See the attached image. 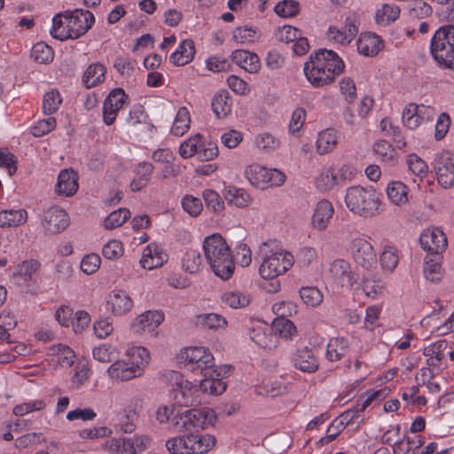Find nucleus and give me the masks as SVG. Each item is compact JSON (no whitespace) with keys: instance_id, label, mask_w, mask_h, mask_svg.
<instances>
[{"instance_id":"f257e3e1","label":"nucleus","mask_w":454,"mask_h":454,"mask_svg":"<svg viewBox=\"0 0 454 454\" xmlns=\"http://www.w3.org/2000/svg\"><path fill=\"white\" fill-rule=\"evenodd\" d=\"M260 259L258 272L262 281L258 283L261 290L275 294L280 290L278 276L288 271L294 263V255L283 249L276 239L262 243L257 251Z\"/></svg>"},{"instance_id":"f03ea898","label":"nucleus","mask_w":454,"mask_h":454,"mask_svg":"<svg viewBox=\"0 0 454 454\" xmlns=\"http://www.w3.org/2000/svg\"><path fill=\"white\" fill-rule=\"evenodd\" d=\"M345 62L334 51L319 49L311 53L303 65V74L314 88L333 83L345 70Z\"/></svg>"},{"instance_id":"7ed1b4c3","label":"nucleus","mask_w":454,"mask_h":454,"mask_svg":"<svg viewBox=\"0 0 454 454\" xmlns=\"http://www.w3.org/2000/svg\"><path fill=\"white\" fill-rule=\"evenodd\" d=\"M347 209L362 218H374L384 212L385 203L381 192L372 185L354 184L344 194Z\"/></svg>"},{"instance_id":"20e7f679","label":"nucleus","mask_w":454,"mask_h":454,"mask_svg":"<svg viewBox=\"0 0 454 454\" xmlns=\"http://www.w3.org/2000/svg\"><path fill=\"white\" fill-rule=\"evenodd\" d=\"M203 250L207 263L218 278L227 280L233 275L235 263L231 249L220 234L206 237Z\"/></svg>"},{"instance_id":"39448f33","label":"nucleus","mask_w":454,"mask_h":454,"mask_svg":"<svg viewBox=\"0 0 454 454\" xmlns=\"http://www.w3.org/2000/svg\"><path fill=\"white\" fill-rule=\"evenodd\" d=\"M162 378L168 385L169 395L175 404L187 407L201 402L198 385L184 379L179 372L166 371Z\"/></svg>"},{"instance_id":"423d86ee","label":"nucleus","mask_w":454,"mask_h":454,"mask_svg":"<svg viewBox=\"0 0 454 454\" xmlns=\"http://www.w3.org/2000/svg\"><path fill=\"white\" fill-rule=\"evenodd\" d=\"M430 53L436 64L444 68L454 69V26L439 27L430 42Z\"/></svg>"},{"instance_id":"0eeeda50","label":"nucleus","mask_w":454,"mask_h":454,"mask_svg":"<svg viewBox=\"0 0 454 454\" xmlns=\"http://www.w3.org/2000/svg\"><path fill=\"white\" fill-rule=\"evenodd\" d=\"M215 442V436L209 434L191 432L167 440L166 448L173 454H204L208 452Z\"/></svg>"},{"instance_id":"6e6552de","label":"nucleus","mask_w":454,"mask_h":454,"mask_svg":"<svg viewBox=\"0 0 454 454\" xmlns=\"http://www.w3.org/2000/svg\"><path fill=\"white\" fill-rule=\"evenodd\" d=\"M215 419L216 415L212 409L193 408L176 412L171 419V426L178 432L194 431V433H199L200 430H204L213 426Z\"/></svg>"},{"instance_id":"1a4fd4ad","label":"nucleus","mask_w":454,"mask_h":454,"mask_svg":"<svg viewBox=\"0 0 454 454\" xmlns=\"http://www.w3.org/2000/svg\"><path fill=\"white\" fill-rule=\"evenodd\" d=\"M357 169L350 163L331 165L321 168L314 180L317 191L326 192L356 178Z\"/></svg>"},{"instance_id":"9d476101","label":"nucleus","mask_w":454,"mask_h":454,"mask_svg":"<svg viewBox=\"0 0 454 454\" xmlns=\"http://www.w3.org/2000/svg\"><path fill=\"white\" fill-rule=\"evenodd\" d=\"M359 31V21L356 14L350 13L337 23L328 27L326 40L338 47H346L356 38Z\"/></svg>"},{"instance_id":"9b49d317","label":"nucleus","mask_w":454,"mask_h":454,"mask_svg":"<svg viewBox=\"0 0 454 454\" xmlns=\"http://www.w3.org/2000/svg\"><path fill=\"white\" fill-rule=\"evenodd\" d=\"M177 360L192 371H200L204 374L215 366V358L208 348L189 346L180 349Z\"/></svg>"},{"instance_id":"f8f14e48","label":"nucleus","mask_w":454,"mask_h":454,"mask_svg":"<svg viewBox=\"0 0 454 454\" xmlns=\"http://www.w3.org/2000/svg\"><path fill=\"white\" fill-rule=\"evenodd\" d=\"M436 115L435 107L417 103H408L401 114L403 125L410 130H417L421 125L430 122Z\"/></svg>"},{"instance_id":"ddd939ff","label":"nucleus","mask_w":454,"mask_h":454,"mask_svg":"<svg viewBox=\"0 0 454 454\" xmlns=\"http://www.w3.org/2000/svg\"><path fill=\"white\" fill-rule=\"evenodd\" d=\"M165 315L159 309H148L137 315L130 323L131 332L139 337L146 334L158 337L159 326L164 322Z\"/></svg>"},{"instance_id":"4468645a","label":"nucleus","mask_w":454,"mask_h":454,"mask_svg":"<svg viewBox=\"0 0 454 454\" xmlns=\"http://www.w3.org/2000/svg\"><path fill=\"white\" fill-rule=\"evenodd\" d=\"M348 249L355 262L364 270L371 271L376 269V253L366 239L362 237L353 239Z\"/></svg>"},{"instance_id":"2eb2a0df","label":"nucleus","mask_w":454,"mask_h":454,"mask_svg":"<svg viewBox=\"0 0 454 454\" xmlns=\"http://www.w3.org/2000/svg\"><path fill=\"white\" fill-rule=\"evenodd\" d=\"M277 41L283 43H294L293 52L297 56L305 55L309 50L308 39L301 29L291 25L278 27L274 32Z\"/></svg>"},{"instance_id":"dca6fc26","label":"nucleus","mask_w":454,"mask_h":454,"mask_svg":"<svg viewBox=\"0 0 454 454\" xmlns=\"http://www.w3.org/2000/svg\"><path fill=\"white\" fill-rule=\"evenodd\" d=\"M436 179L442 188L454 185V154L449 151L440 153L434 159V166Z\"/></svg>"},{"instance_id":"f3484780","label":"nucleus","mask_w":454,"mask_h":454,"mask_svg":"<svg viewBox=\"0 0 454 454\" xmlns=\"http://www.w3.org/2000/svg\"><path fill=\"white\" fill-rule=\"evenodd\" d=\"M329 277L337 286L352 289L357 284V274L350 263L344 259H336L330 263Z\"/></svg>"},{"instance_id":"a211bd4d","label":"nucleus","mask_w":454,"mask_h":454,"mask_svg":"<svg viewBox=\"0 0 454 454\" xmlns=\"http://www.w3.org/2000/svg\"><path fill=\"white\" fill-rule=\"evenodd\" d=\"M134 301L129 294L121 289L111 291L106 298V310L114 317H122L129 313Z\"/></svg>"},{"instance_id":"6ab92c4d","label":"nucleus","mask_w":454,"mask_h":454,"mask_svg":"<svg viewBox=\"0 0 454 454\" xmlns=\"http://www.w3.org/2000/svg\"><path fill=\"white\" fill-rule=\"evenodd\" d=\"M421 247L429 254H440L447 247V237L438 227L425 229L419 237Z\"/></svg>"},{"instance_id":"aec40b11","label":"nucleus","mask_w":454,"mask_h":454,"mask_svg":"<svg viewBox=\"0 0 454 454\" xmlns=\"http://www.w3.org/2000/svg\"><path fill=\"white\" fill-rule=\"evenodd\" d=\"M41 224L47 234H57L67 228L69 217L64 209L51 207L43 213Z\"/></svg>"},{"instance_id":"412c9836","label":"nucleus","mask_w":454,"mask_h":454,"mask_svg":"<svg viewBox=\"0 0 454 454\" xmlns=\"http://www.w3.org/2000/svg\"><path fill=\"white\" fill-rule=\"evenodd\" d=\"M69 23V30L72 39H76L84 35L94 23V16L89 11L76 9L65 12Z\"/></svg>"},{"instance_id":"4be33fe9","label":"nucleus","mask_w":454,"mask_h":454,"mask_svg":"<svg viewBox=\"0 0 454 454\" xmlns=\"http://www.w3.org/2000/svg\"><path fill=\"white\" fill-rule=\"evenodd\" d=\"M128 96L122 89L112 90L103 103V121L106 125H112L120 110L127 100Z\"/></svg>"},{"instance_id":"5701e85b","label":"nucleus","mask_w":454,"mask_h":454,"mask_svg":"<svg viewBox=\"0 0 454 454\" xmlns=\"http://www.w3.org/2000/svg\"><path fill=\"white\" fill-rule=\"evenodd\" d=\"M385 194L388 203L396 208H403L410 203V188L401 180L389 181Z\"/></svg>"},{"instance_id":"b1692460","label":"nucleus","mask_w":454,"mask_h":454,"mask_svg":"<svg viewBox=\"0 0 454 454\" xmlns=\"http://www.w3.org/2000/svg\"><path fill=\"white\" fill-rule=\"evenodd\" d=\"M47 361L54 369L70 367L74 361V352L67 345L55 344L47 348Z\"/></svg>"},{"instance_id":"393cba45","label":"nucleus","mask_w":454,"mask_h":454,"mask_svg":"<svg viewBox=\"0 0 454 454\" xmlns=\"http://www.w3.org/2000/svg\"><path fill=\"white\" fill-rule=\"evenodd\" d=\"M125 356L137 378L141 377L151 361V353L144 346H132L126 349Z\"/></svg>"},{"instance_id":"a878e982","label":"nucleus","mask_w":454,"mask_h":454,"mask_svg":"<svg viewBox=\"0 0 454 454\" xmlns=\"http://www.w3.org/2000/svg\"><path fill=\"white\" fill-rule=\"evenodd\" d=\"M78 179V173L73 168L60 170L55 185L56 194L60 197L74 196L79 189Z\"/></svg>"},{"instance_id":"bb28decb","label":"nucleus","mask_w":454,"mask_h":454,"mask_svg":"<svg viewBox=\"0 0 454 454\" xmlns=\"http://www.w3.org/2000/svg\"><path fill=\"white\" fill-rule=\"evenodd\" d=\"M334 214V207L331 201L325 199L318 200L313 207L311 225L317 231H325Z\"/></svg>"},{"instance_id":"cd10ccee","label":"nucleus","mask_w":454,"mask_h":454,"mask_svg":"<svg viewBox=\"0 0 454 454\" xmlns=\"http://www.w3.org/2000/svg\"><path fill=\"white\" fill-rule=\"evenodd\" d=\"M168 261V255L162 247L155 243L147 245L142 254L140 265L145 270H153L163 265Z\"/></svg>"},{"instance_id":"c85d7f7f","label":"nucleus","mask_w":454,"mask_h":454,"mask_svg":"<svg viewBox=\"0 0 454 454\" xmlns=\"http://www.w3.org/2000/svg\"><path fill=\"white\" fill-rule=\"evenodd\" d=\"M357 51L365 57L376 56L383 48L384 42L374 33L365 32L360 34L356 41Z\"/></svg>"},{"instance_id":"c756f323","label":"nucleus","mask_w":454,"mask_h":454,"mask_svg":"<svg viewBox=\"0 0 454 454\" xmlns=\"http://www.w3.org/2000/svg\"><path fill=\"white\" fill-rule=\"evenodd\" d=\"M294 366L303 372H315L319 363L313 351L307 347L298 348L292 356Z\"/></svg>"},{"instance_id":"7c9ffc66","label":"nucleus","mask_w":454,"mask_h":454,"mask_svg":"<svg viewBox=\"0 0 454 454\" xmlns=\"http://www.w3.org/2000/svg\"><path fill=\"white\" fill-rule=\"evenodd\" d=\"M106 375L114 383L126 382L137 378L124 358L113 362L106 369Z\"/></svg>"},{"instance_id":"2f4dec72","label":"nucleus","mask_w":454,"mask_h":454,"mask_svg":"<svg viewBox=\"0 0 454 454\" xmlns=\"http://www.w3.org/2000/svg\"><path fill=\"white\" fill-rule=\"evenodd\" d=\"M423 274L425 278L432 283H438L444 275L440 254H427L424 259Z\"/></svg>"},{"instance_id":"473e14b6","label":"nucleus","mask_w":454,"mask_h":454,"mask_svg":"<svg viewBox=\"0 0 454 454\" xmlns=\"http://www.w3.org/2000/svg\"><path fill=\"white\" fill-rule=\"evenodd\" d=\"M195 55V45L192 39L181 41L176 51L170 55L169 60L176 67H183L193 59Z\"/></svg>"},{"instance_id":"72a5a7b5","label":"nucleus","mask_w":454,"mask_h":454,"mask_svg":"<svg viewBox=\"0 0 454 454\" xmlns=\"http://www.w3.org/2000/svg\"><path fill=\"white\" fill-rule=\"evenodd\" d=\"M196 326L203 330L219 331L226 328L228 323L224 317L217 313H201L193 318Z\"/></svg>"},{"instance_id":"f704fd0d","label":"nucleus","mask_w":454,"mask_h":454,"mask_svg":"<svg viewBox=\"0 0 454 454\" xmlns=\"http://www.w3.org/2000/svg\"><path fill=\"white\" fill-rule=\"evenodd\" d=\"M339 133L333 129H325L318 132L316 140V150L320 155L332 153L337 146Z\"/></svg>"},{"instance_id":"c9c22d12","label":"nucleus","mask_w":454,"mask_h":454,"mask_svg":"<svg viewBox=\"0 0 454 454\" xmlns=\"http://www.w3.org/2000/svg\"><path fill=\"white\" fill-rule=\"evenodd\" d=\"M286 180V174L278 168L261 167L257 170V183L262 184V189L281 186L285 184Z\"/></svg>"},{"instance_id":"e433bc0d","label":"nucleus","mask_w":454,"mask_h":454,"mask_svg":"<svg viewBox=\"0 0 454 454\" xmlns=\"http://www.w3.org/2000/svg\"><path fill=\"white\" fill-rule=\"evenodd\" d=\"M356 291L362 290L365 296L371 299H377L385 291V285L380 279L374 278L357 276V284L352 288Z\"/></svg>"},{"instance_id":"4c0bfd02","label":"nucleus","mask_w":454,"mask_h":454,"mask_svg":"<svg viewBox=\"0 0 454 454\" xmlns=\"http://www.w3.org/2000/svg\"><path fill=\"white\" fill-rule=\"evenodd\" d=\"M399 250L395 245L386 244L382 247L379 261L383 273H391L399 262Z\"/></svg>"},{"instance_id":"58836bf2","label":"nucleus","mask_w":454,"mask_h":454,"mask_svg":"<svg viewBox=\"0 0 454 454\" xmlns=\"http://www.w3.org/2000/svg\"><path fill=\"white\" fill-rule=\"evenodd\" d=\"M153 171V166L151 163L145 161L138 163L134 168L135 177L130 182V190L138 192L145 187Z\"/></svg>"},{"instance_id":"ea45409f","label":"nucleus","mask_w":454,"mask_h":454,"mask_svg":"<svg viewBox=\"0 0 454 454\" xmlns=\"http://www.w3.org/2000/svg\"><path fill=\"white\" fill-rule=\"evenodd\" d=\"M27 212L23 208H12L0 211V227L10 228L27 223Z\"/></svg>"},{"instance_id":"a19ab883","label":"nucleus","mask_w":454,"mask_h":454,"mask_svg":"<svg viewBox=\"0 0 454 454\" xmlns=\"http://www.w3.org/2000/svg\"><path fill=\"white\" fill-rule=\"evenodd\" d=\"M400 15V9L395 4H382L379 5L374 12L375 22L380 26H387L395 21Z\"/></svg>"},{"instance_id":"79ce46f5","label":"nucleus","mask_w":454,"mask_h":454,"mask_svg":"<svg viewBox=\"0 0 454 454\" xmlns=\"http://www.w3.org/2000/svg\"><path fill=\"white\" fill-rule=\"evenodd\" d=\"M106 69L100 63H93L85 70L82 82L87 89L93 88L105 81Z\"/></svg>"},{"instance_id":"37998d69","label":"nucleus","mask_w":454,"mask_h":454,"mask_svg":"<svg viewBox=\"0 0 454 454\" xmlns=\"http://www.w3.org/2000/svg\"><path fill=\"white\" fill-rule=\"evenodd\" d=\"M232 100L227 90H220L212 100V110L217 118H225L231 112Z\"/></svg>"},{"instance_id":"c03bdc74","label":"nucleus","mask_w":454,"mask_h":454,"mask_svg":"<svg viewBox=\"0 0 454 454\" xmlns=\"http://www.w3.org/2000/svg\"><path fill=\"white\" fill-rule=\"evenodd\" d=\"M50 33L53 38L60 41L72 39L69 30V23L65 13H59L53 17Z\"/></svg>"},{"instance_id":"a18cd8bd","label":"nucleus","mask_w":454,"mask_h":454,"mask_svg":"<svg viewBox=\"0 0 454 454\" xmlns=\"http://www.w3.org/2000/svg\"><path fill=\"white\" fill-rule=\"evenodd\" d=\"M299 295L302 302L310 308H317L321 305L324 301L322 291L317 286H306L299 289Z\"/></svg>"},{"instance_id":"49530a36","label":"nucleus","mask_w":454,"mask_h":454,"mask_svg":"<svg viewBox=\"0 0 454 454\" xmlns=\"http://www.w3.org/2000/svg\"><path fill=\"white\" fill-rule=\"evenodd\" d=\"M348 348V342L346 339L337 337L332 338L326 347V358L329 361H338L345 356Z\"/></svg>"},{"instance_id":"de8ad7c7","label":"nucleus","mask_w":454,"mask_h":454,"mask_svg":"<svg viewBox=\"0 0 454 454\" xmlns=\"http://www.w3.org/2000/svg\"><path fill=\"white\" fill-rule=\"evenodd\" d=\"M190 123L191 118L188 109L186 107L179 108L172 123L171 134L176 137L183 136L190 129Z\"/></svg>"},{"instance_id":"09e8293b","label":"nucleus","mask_w":454,"mask_h":454,"mask_svg":"<svg viewBox=\"0 0 454 454\" xmlns=\"http://www.w3.org/2000/svg\"><path fill=\"white\" fill-rule=\"evenodd\" d=\"M222 301L232 309H242L251 302L252 297L247 293L239 291H227L223 294Z\"/></svg>"},{"instance_id":"8fccbe9b","label":"nucleus","mask_w":454,"mask_h":454,"mask_svg":"<svg viewBox=\"0 0 454 454\" xmlns=\"http://www.w3.org/2000/svg\"><path fill=\"white\" fill-rule=\"evenodd\" d=\"M198 387L200 391V395L202 394L219 395L225 391L227 386L222 380L210 377L203 379Z\"/></svg>"},{"instance_id":"3c124183","label":"nucleus","mask_w":454,"mask_h":454,"mask_svg":"<svg viewBox=\"0 0 454 454\" xmlns=\"http://www.w3.org/2000/svg\"><path fill=\"white\" fill-rule=\"evenodd\" d=\"M257 344L265 349H272L278 345V336L271 325L257 326Z\"/></svg>"},{"instance_id":"603ef678","label":"nucleus","mask_w":454,"mask_h":454,"mask_svg":"<svg viewBox=\"0 0 454 454\" xmlns=\"http://www.w3.org/2000/svg\"><path fill=\"white\" fill-rule=\"evenodd\" d=\"M224 197L229 204L238 207H245L250 201V197L244 189L234 186H230L225 190Z\"/></svg>"},{"instance_id":"864d4df0","label":"nucleus","mask_w":454,"mask_h":454,"mask_svg":"<svg viewBox=\"0 0 454 454\" xmlns=\"http://www.w3.org/2000/svg\"><path fill=\"white\" fill-rule=\"evenodd\" d=\"M372 152L381 161L389 162L396 158V152L392 145L386 140H378L373 144Z\"/></svg>"},{"instance_id":"5fc2aeb1","label":"nucleus","mask_w":454,"mask_h":454,"mask_svg":"<svg viewBox=\"0 0 454 454\" xmlns=\"http://www.w3.org/2000/svg\"><path fill=\"white\" fill-rule=\"evenodd\" d=\"M307 112L303 107H296L293 110L288 123V132L292 136L300 137L305 123Z\"/></svg>"},{"instance_id":"6e6d98bb","label":"nucleus","mask_w":454,"mask_h":454,"mask_svg":"<svg viewBox=\"0 0 454 454\" xmlns=\"http://www.w3.org/2000/svg\"><path fill=\"white\" fill-rule=\"evenodd\" d=\"M271 327L277 336L279 335L285 339H292L297 333L294 324L286 317L275 318L272 321Z\"/></svg>"},{"instance_id":"4d7b16f0","label":"nucleus","mask_w":454,"mask_h":454,"mask_svg":"<svg viewBox=\"0 0 454 454\" xmlns=\"http://www.w3.org/2000/svg\"><path fill=\"white\" fill-rule=\"evenodd\" d=\"M102 447L109 454H131L129 440L127 437L112 438Z\"/></svg>"},{"instance_id":"13d9d810","label":"nucleus","mask_w":454,"mask_h":454,"mask_svg":"<svg viewBox=\"0 0 454 454\" xmlns=\"http://www.w3.org/2000/svg\"><path fill=\"white\" fill-rule=\"evenodd\" d=\"M413 334L409 331H399L396 333H387L385 335L388 343H391L392 348L397 349H407L411 346V340L413 339Z\"/></svg>"},{"instance_id":"bf43d9fd","label":"nucleus","mask_w":454,"mask_h":454,"mask_svg":"<svg viewBox=\"0 0 454 454\" xmlns=\"http://www.w3.org/2000/svg\"><path fill=\"white\" fill-rule=\"evenodd\" d=\"M31 58L40 64H48L54 58V51L51 47L43 42L36 43L31 50Z\"/></svg>"},{"instance_id":"052dcab7","label":"nucleus","mask_w":454,"mask_h":454,"mask_svg":"<svg viewBox=\"0 0 454 454\" xmlns=\"http://www.w3.org/2000/svg\"><path fill=\"white\" fill-rule=\"evenodd\" d=\"M231 58L235 64L247 72L251 74L255 73L254 56L253 53L243 50H237L232 52Z\"/></svg>"},{"instance_id":"680f3d73","label":"nucleus","mask_w":454,"mask_h":454,"mask_svg":"<svg viewBox=\"0 0 454 454\" xmlns=\"http://www.w3.org/2000/svg\"><path fill=\"white\" fill-rule=\"evenodd\" d=\"M130 217L127 208H119L110 213L104 220L103 225L106 230H113L121 226Z\"/></svg>"},{"instance_id":"e2e57ef3","label":"nucleus","mask_w":454,"mask_h":454,"mask_svg":"<svg viewBox=\"0 0 454 454\" xmlns=\"http://www.w3.org/2000/svg\"><path fill=\"white\" fill-rule=\"evenodd\" d=\"M406 163L409 170L420 180L428 174V166L425 160L415 153H411L406 158Z\"/></svg>"},{"instance_id":"0e129e2a","label":"nucleus","mask_w":454,"mask_h":454,"mask_svg":"<svg viewBox=\"0 0 454 454\" xmlns=\"http://www.w3.org/2000/svg\"><path fill=\"white\" fill-rule=\"evenodd\" d=\"M201 255L197 250H188L182 258V268L188 273L193 274L201 267Z\"/></svg>"},{"instance_id":"69168bd1","label":"nucleus","mask_w":454,"mask_h":454,"mask_svg":"<svg viewBox=\"0 0 454 454\" xmlns=\"http://www.w3.org/2000/svg\"><path fill=\"white\" fill-rule=\"evenodd\" d=\"M201 145V135L196 134L184 140L179 146L178 153L183 159H189L196 155Z\"/></svg>"},{"instance_id":"338daca9","label":"nucleus","mask_w":454,"mask_h":454,"mask_svg":"<svg viewBox=\"0 0 454 454\" xmlns=\"http://www.w3.org/2000/svg\"><path fill=\"white\" fill-rule=\"evenodd\" d=\"M279 138L271 132H262L257 136V149L270 153L280 147Z\"/></svg>"},{"instance_id":"774afa93","label":"nucleus","mask_w":454,"mask_h":454,"mask_svg":"<svg viewBox=\"0 0 454 454\" xmlns=\"http://www.w3.org/2000/svg\"><path fill=\"white\" fill-rule=\"evenodd\" d=\"M39 265L35 260L25 261L17 266L14 277L24 282L30 281L38 270Z\"/></svg>"}]
</instances>
